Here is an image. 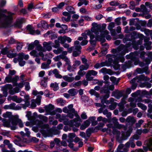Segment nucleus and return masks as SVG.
Instances as JSON below:
<instances>
[{
	"mask_svg": "<svg viewBox=\"0 0 152 152\" xmlns=\"http://www.w3.org/2000/svg\"><path fill=\"white\" fill-rule=\"evenodd\" d=\"M139 53L137 51H135L134 53H131L129 55L126 56V58L128 59H130L132 60L135 61L134 64V65H137L138 64V59L137 58L138 57Z\"/></svg>",
	"mask_w": 152,
	"mask_h": 152,
	"instance_id": "9d476101",
	"label": "nucleus"
},
{
	"mask_svg": "<svg viewBox=\"0 0 152 152\" xmlns=\"http://www.w3.org/2000/svg\"><path fill=\"white\" fill-rule=\"evenodd\" d=\"M92 27L91 31L94 33L96 35H98L100 33V35H98L96 37L97 39L102 42L105 41L104 37L109 33V32L105 29L106 26L105 24H103L101 27L100 25H99L95 23H93L92 24Z\"/></svg>",
	"mask_w": 152,
	"mask_h": 152,
	"instance_id": "f257e3e1",
	"label": "nucleus"
},
{
	"mask_svg": "<svg viewBox=\"0 0 152 152\" xmlns=\"http://www.w3.org/2000/svg\"><path fill=\"white\" fill-rule=\"evenodd\" d=\"M94 33L91 30H88L85 31L82 34V37L83 39H86L88 38L87 35L89 36L90 38V42L91 44L95 45L96 44L95 41L92 40L94 38V35L93 34Z\"/></svg>",
	"mask_w": 152,
	"mask_h": 152,
	"instance_id": "6e6552de",
	"label": "nucleus"
},
{
	"mask_svg": "<svg viewBox=\"0 0 152 152\" xmlns=\"http://www.w3.org/2000/svg\"><path fill=\"white\" fill-rule=\"evenodd\" d=\"M8 52V51L7 50V47H5V48L2 49L1 51V53L4 55L7 54Z\"/></svg>",
	"mask_w": 152,
	"mask_h": 152,
	"instance_id": "69168bd1",
	"label": "nucleus"
},
{
	"mask_svg": "<svg viewBox=\"0 0 152 152\" xmlns=\"http://www.w3.org/2000/svg\"><path fill=\"white\" fill-rule=\"evenodd\" d=\"M100 42L102 46V50L101 53L103 55H105L107 53V50L109 48V45L107 43L103 44V42ZM105 42V41L104 42Z\"/></svg>",
	"mask_w": 152,
	"mask_h": 152,
	"instance_id": "dca6fc26",
	"label": "nucleus"
},
{
	"mask_svg": "<svg viewBox=\"0 0 152 152\" xmlns=\"http://www.w3.org/2000/svg\"><path fill=\"white\" fill-rule=\"evenodd\" d=\"M78 91L75 88H72L69 90L68 91V93L71 96H75L78 93Z\"/></svg>",
	"mask_w": 152,
	"mask_h": 152,
	"instance_id": "4be33fe9",
	"label": "nucleus"
},
{
	"mask_svg": "<svg viewBox=\"0 0 152 152\" xmlns=\"http://www.w3.org/2000/svg\"><path fill=\"white\" fill-rule=\"evenodd\" d=\"M8 100H12L13 101L18 103H20L22 101V100L20 98H18L17 96L14 95L12 96L9 97L8 98Z\"/></svg>",
	"mask_w": 152,
	"mask_h": 152,
	"instance_id": "aec40b11",
	"label": "nucleus"
},
{
	"mask_svg": "<svg viewBox=\"0 0 152 152\" xmlns=\"http://www.w3.org/2000/svg\"><path fill=\"white\" fill-rule=\"evenodd\" d=\"M89 67V65L87 64L85 65H81L79 67L80 69L84 70H87Z\"/></svg>",
	"mask_w": 152,
	"mask_h": 152,
	"instance_id": "e433bc0d",
	"label": "nucleus"
},
{
	"mask_svg": "<svg viewBox=\"0 0 152 152\" xmlns=\"http://www.w3.org/2000/svg\"><path fill=\"white\" fill-rule=\"evenodd\" d=\"M24 22V20L23 18H20L18 19L15 24V27L20 28L21 27L22 23Z\"/></svg>",
	"mask_w": 152,
	"mask_h": 152,
	"instance_id": "393cba45",
	"label": "nucleus"
},
{
	"mask_svg": "<svg viewBox=\"0 0 152 152\" xmlns=\"http://www.w3.org/2000/svg\"><path fill=\"white\" fill-rule=\"evenodd\" d=\"M14 15L6 10L0 9V22L3 27H7L11 26Z\"/></svg>",
	"mask_w": 152,
	"mask_h": 152,
	"instance_id": "7ed1b4c3",
	"label": "nucleus"
},
{
	"mask_svg": "<svg viewBox=\"0 0 152 152\" xmlns=\"http://www.w3.org/2000/svg\"><path fill=\"white\" fill-rule=\"evenodd\" d=\"M99 72L106 74L107 73V70L106 68L104 67L99 71Z\"/></svg>",
	"mask_w": 152,
	"mask_h": 152,
	"instance_id": "338daca9",
	"label": "nucleus"
},
{
	"mask_svg": "<svg viewBox=\"0 0 152 152\" xmlns=\"http://www.w3.org/2000/svg\"><path fill=\"white\" fill-rule=\"evenodd\" d=\"M12 77L9 75L8 76L6 77L4 82L5 83H10L12 82Z\"/></svg>",
	"mask_w": 152,
	"mask_h": 152,
	"instance_id": "79ce46f5",
	"label": "nucleus"
},
{
	"mask_svg": "<svg viewBox=\"0 0 152 152\" xmlns=\"http://www.w3.org/2000/svg\"><path fill=\"white\" fill-rule=\"evenodd\" d=\"M143 148L145 151L148 150L152 151V139H150L148 140L147 145L143 146Z\"/></svg>",
	"mask_w": 152,
	"mask_h": 152,
	"instance_id": "2eb2a0df",
	"label": "nucleus"
},
{
	"mask_svg": "<svg viewBox=\"0 0 152 152\" xmlns=\"http://www.w3.org/2000/svg\"><path fill=\"white\" fill-rule=\"evenodd\" d=\"M57 103L59 105L63 106L65 103V101L61 98H58L56 100Z\"/></svg>",
	"mask_w": 152,
	"mask_h": 152,
	"instance_id": "f704fd0d",
	"label": "nucleus"
},
{
	"mask_svg": "<svg viewBox=\"0 0 152 152\" xmlns=\"http://www.w3.org/2000/svg\"><path fill=\"white\" fill-rule=\"evenodd\" d=\"M18 58L20 60L23 59V58L25 60H27L28 59L29 56L28 55H24V54L23 53H20L19 54Z\"/></svg>",
	"mask_w": 152,
	"mask_h": 152,
	"instance_id": "a878e982",
	"label": "nucleus"
},
{
	"mask_svg": "<svg viewBox=\"0 0 152 152\" xmlns=\"http://www.w3.org/2000/svg\"><path fill=\"white\" fill-rule=\"evenodd\" d=\"M97 74V72L94 70H91L88 71V72L86 75V78L87 80H91L93 79V77H91V75L94 76H96Z\"/></svg>",
	"mask_w": 152,
	"mask_h": 152,
	"instance_id": "9b49d317",
	"label": "nucleus"
},
{
	"mask_svg": "<svg viewBox=\"0 0 152 152\" xmlns=\"http://www.w3.org/2000/svg\"><path fill=\"white\" fill-rule=\"evenodd\" d=\"M63 79L68 82H71L75 80L74 77H69L68 75H65L63 77Z\"/></svg>",
	"mask_w": 152,
	"mask_h": 152,
	"instance_id": "b1692460",
	"label": "nucleus"
},
{
	"mask_svg": "<svg viewBox=\"0 0 152 152\" xmlns=\"http://www.w3.org/2000/svg\"><path fill=\"white\" fill-rule=\"evenodd\" d=\"M112 120L114 124V126L112 127L113 132V134L117 137H121L123 140L127 139V138L130 135L131 132L132 130V128H129V131H128L126 133L122 132L121 134L120 132L117 129H120L122 128L123 127V126L119 124L118 122V119L115 117L113 118L112 119Z\"/></svg>",
	"mask_w": 152,
	"mask_h": 152,
	"instance_id": "f03ea898",
	"label": "nucleus"
},
{
	"mask_svg": "<svg viewBox=\"0 0 152 152\" xmlns=\"http://www.w3.org/2000/svg\"><path fill=\"white\" fill-rule=\"evenodd\" d=\"M116 106V103L115 102L110 105L109 107V109L111 110H113Z\"/></svg>",
	"mask_w": 152,
	"mask_h": 152,
	"instance_id": "680f3d73",
	"label": "nucleus"
},
{
	"mask_svg": "<svg viewBox=\"0 0 152 152\" xmlns=\"http://www.w3.org/2000/svg\"><path fill=\"white\" fill-rule=\"evenodd\" d=\"M100 92L101 93H107L104 96H101L102 97L103 99H106L109 97L110 96V92L108 90H106L104 88L100 90Z\"/></svg>",
	"mask_w": 152,
	"mask_h": 152,
	"instance_id": "412c9836",
	"label": "nucleus"
},
{
	"mask_svg": "<svg viewBox=\"0 0 152 152\" xmlns=\"http://www.w3.org/2000/svg\"><path fill=\"white\" fill-rule=\"evenodd\" d=\"M13 85L14 86H18L19 88H22L23 86V83H20L18 84H17L16 83H13Z\"/></svg>",
	"mask_w": 152,
	"mask_h": 152,
	"instance_id": "603ef678",
	"label": "nucleus"
},
{
	"mask_svg": "<svg viewBox=\"0 0 152 152\" xmlns=\"http://www.w3.org/2000/svg\"><path fill=\"white\" fill-rule=\"evenodd\" d=\"M53 43L51 41L48 42H44L43 43V47L48 51H50L52 49V45Z\"/></svg>",
	"mask_w": 152,
	"mask_h": 152,
	"instance_id": "a211bd4d",
	"label": "nucleus"
},
{
	"mask_svg": "<svg viewBox=\"0 0 152 152\" xmlns=\"http://www.w3.org/2000/svg\"><path fill=\"white\" fill-rule=\"evenodd\" d=\"M62 57H63L62 55H59L53 58V59L55 61H59L61 59H62Z\"/></svg>",
	"mask_w": 152,
	"mask_h": 152,
	"instance_id": "09e8293b",
	"label": "nucleus"
},
{
	"mask_svg": "<svg viewBox=\"0 0 152 152\" xmlns=\"http://www.w3.org/2000/svg\"><path fill=\"white\" fill-rule=\"evenodd\" d=\"M100 99L101 100V103L102 104H104V103H105L107 104H108L110 103V101L108 100H106L105 99H102V97H100Z\"/></svg>",
	"mask_w": 152,
	"mask_h": 152,
	"instance_id": "4d7b16f0",
	"label": "nucleus"
},
{
	"mask_svg": "<svg viewBox=\"0 0 152 152\" xmlns=\"http://www.w3.org/2000/svg\"><path fill=\"white\" fill-rule=\"evenodd\" d=\"M4 88L5 90H9V93L12 95H13L15 93L19 92L20 90L18 86H16L14 89H12V86L10 84H6L4 86Z\"/></svg>",
	"mask_w": 152,
	"mask_h": 152,
	"instance_id": "1a4fd4ad",
	"label": "nucleus"
},
{
	"mask_svg": "<svg viewBox=\"0 0 152 152\" xmlns=\"http://www.w3.org/2000/svg\"><path fill=\"white\" fill-rule=\"evenodd\" d=\"M97 120L99 121H102L103 122H106L107 121L106 118H103L102 116H99L97 118Z\"/></svg>",
	"mask_w": 152,
	"mask_h": 152,
	"instance_id": "864d4df0",
	"label": "nucleus"
},
{
	"mask_svg": "<svg viewBox=\"0 0 152 152\" xmlns=\"http://www.w3.org/2000/svg\"><path fill=\"white\" fill-rule=\"evenodd\" d=\"M63 111L65 113H68V116L71 118H73V115L72 114L70 113L68 108L66 107H64L63 109Z\"/></svg>",
	"mask_w": 152,
	"mask_h": 152,
	"instance_id": "7c9ffc66",
	"label": "nucleus"
},
{
	"mask_svg": "<svg viewBox=\"0 0 152 152\" xmlns=\"http://www.w3.org/2000/svg\"><path fill=\"white\" fill-rule=\"evenodd\" d=\"M126 46L123 45H121L117 49H113L111 51L114 56L118 57V60L121 62H123L124 58L123 55H124L126 52H127Z\"/></svg>",
	"mask_w": 152,
	"mask_h": 152,
	"instance_id": "39448f33",
	"label": "nucleus"
},
{
	"mask_svg": "<svg viewBox=\"0 0 152 152\" xmlns=\"http://www.w3.org/2000/svg\"><path fill=\"white\" fill-rule=\"evenodd\" d=\"M58 40L60 41V43L61 44H63L66 42V36L59 37L58 38Z\"/></svg>",
	"mask_w": 152,
	"mask_h": 152,
	"instance_id": "4c0bfd02",
	"label": "nucleus"
},
{
	"mask_svg": "<svg viewBox=\"0 0 152 152\" xmlns=\"http://www.w3.org/2000/svg\"><path fill=\"white\" fill-rule=\"evenodd\" d=\"M115 25L114 23L111 22L109 24L108 26V29L110 30H111L112 28L115 27Z\"/></svg>",
	"mask_w": 152,
	"mask_h": 152,
	"instance_id": "5fc2aeb1",
	"label": "nucleus"
},
{
	"mask_svg": "<svg viewBox=\"0 0 152 152\" xmlns=\"http://www.w3.org/2000/svg\"><path fill=\"white\" fill-rule=\"evenodd\" d=\"M59 41V40H58V39L55 40V45L53 46L56 48H58L60 46Z\"/></svg>",
	"mask_w": 152,
	"mask_h": 152,
	"instance_id": "6e6d98bb",
	"label": "nucleus"
},
{
	"mask_svg": "<svg viewBox=\"0 0 152 152\" xmlns=\"http://www.w3.org/2000/svg\"><path fill=\"white\" fill-rule=\"evenodd\" d=\"M144 41L145 42L144 45L146 50H149L151 48V42L148 41H146L145 40Z\"/></svg>",
	"mask_w": 152,
	"mask_h": 152,
	"instance_id": "2f4dec72",
	"label": "nucleus"
},
{
	"mask_svg": "<svg viewBox=\"0 0 152 152\" xmlns=\"http://www.w3.org/2000/svg\"><path fill=\"white\" fill-rule=\"evenodd\" d=\"M53 74L55 77L57 78L61 79L63 77L62 76L59 74V72L57 69H55L53 70Z\"/></svg>",
	"mask_w": 152,
	"mask_h": 152,
	"instance_id": "c85d7f7f",
	"label": "nucleus"
},
{
	"mask_svg": "<svg viewBox=\"0 0 152 152\" xmlns=\"http://www.w3.org/2000/svg\"><path fill=\"white\" fill-rule=\"evenodd\" d=\"M73 107V105L71 104L68 106L67 108L70 113L74 115L76 118L73 120L70 121L68 119H66L64 123L65 125H68L70 127H72L74 125L76 127H78L80 125V122L81 121V119L77 112L75 111V110Z\"/></svg>",
	"mask_w": 152,
	"mask_h": 152,
	"instance_id": "20e7f679",
	"label": "nucleus"
},
{
	"mask_svg": "<svg viewBox=\"0 0 152 152\" xmlns=\"http://www.w3.org/2000/svg\"><path fill=\"white\" fill-rule=\"evenodd\" d=\"M126 121L128 123L133 124L135 122V120L134 117L129 116L126 118Z\"/></svg>",
	"mask_w": 152,
	"mask_h": 152,
	"instance_id": "72a5a7b5",
	"label": "nucleus"
},
{
	"mask_svg": "<svg viewBox=\"0 0 152 152\" xmlns=\"http://www.w3.org/2000/svg\"><path fill=\"white\" fill-rule=\"evenodd\" d=\"M44 49L41 46L38 45L36 48L35 50H32L30 52V54L31 56L34 57H37L40 56L42 57V59L45 61L47 59L51 58L53 55L51 53H49L47 54L45 56L42 53V51H44Z\"/></svg>",
	"mask_w": 152,
	"mask_h": 152,
	"instance_id": "423d86ee",
	"label": "nucleus"
},
{
	"mask_svg": "<svg viewBox=\"0 0 152 152\" xmlns=\"http://www.w3.org/2000/svg\"><path fill=\"white\" fill-rule=\"evenodd\" d=\"M36 123L43 130L46 129L47 130L49 127V125L48 124H43L42 121H38Z\"/></svg>",
	"mask_w": 152,
	"mask_h": 152,
	"instance_id": "6ab92c4d",
	"label": "nucleus"
},
{
	"mask_svg": "<svg viewBox=\"0 0 152 152\" xmlns=\"http://www.w3.org/2000/svg\"><path fill=\"white\" fill-rule=\"evenodd\" d=\"M134 141L133 139L130 138L129 141L125 144L126 147V148H128L130 146L132 148H134L135 145L133 142Z\"/></svg>",
	"mask_w": 152,
	"mask_h": 152,
	"instance_id": "5701e85b",
	"label": "nucleus"
},
{
	"mask_svg": "<svg viewBox=\"0 0 152 152\" xmlns=\"http://www.w3.org/2000/svg\"><path fill=\"white\" fill-rule=\"evenodd\" d=\"M137 105L139 107H140L143 110H145L147 109V107L141 103H138Z\"/></svg>",
	"mask_w": 152,
	"mask_h": 152,
	"instance_id": "c03bdc74",
	"label": "nucleus"
},
{
	"mask_svg": "<svg viewBox=\"0 0 152 152\" xmlns=\"http://www.w3.org/2000/svg\"><path fill=\"white\" fill-rule=\"evenodd\" d=\"M41 24L43 28L46 29L48 28V24L46 21H42Z\"/></svg>",
	"mask_w": 152,
	"mask_h": 152,
	"instance_id": "8fccbe9b",
	"label": "nucleus"
},
{
	"mask_svg": "<svg viewBox=\"0 0 152 152\" xmlns=\"http://www.w3.org/2000/svg\"><path fill=\"white\" fill-rule=\"evenodd\" d=\"M27 28L30 34H35V31L31 25H28L27 26Z\"/></svg>",
	"mask_w": 152,
	"mask_h": 152,
	"instance_id": "c9c22d12",
	"label": "nucleus"
},
{
	"mask_svg": "<svg viewBox=\"0 0 152 152\" xmlns=\"http://www.w3.org/2000/svg\"><path fill=\"white\" fill-rule=\"evenodd\" d=\"M22 108H23L24 109H26V107L25 104H19L15 105V110H21Z\"/></svg>",
	"mask_w": 152,
	"mask_h": 152,
	"instance_id": "c756f323",
	"label": "nucleus"
},
{
	"mask_svg": "<svg viewBox=\"0 0 152 152\" xmlns=\"http://www.w3.org/2000/svg\"><path fill=\"white\" fill-rule=\"evenodd\" d=\"M74 63L73 66L75 68L79 65L81 63L80 61L77 60L75 61Z\"/></svg>",
	"mask_w": 152,
	"mask_h": 152,
	"instance_id": "3c124183",
	"label": "nucleus"
},
{
	"mask_svg": "<svg viewBox=\"0 0 152 152\" xmlns=\"http://www.w3.org/2000/svg\"><path fill=\"white\" fill-rule=\"evenodd\" d=\"M24 85L26 90L27 91H28L30 88L29 83L28 82H25Z\"/></svg>",
	"mask_w": 152,
	"mask_h": 152,
	"instance_id": "bf43d9fd",
	"label": "nucleus"
},
{
	"mask_svg": "<svg viewBox=\"0 0 152 152\" xmlns=\"http://www.w3.org/2000/svg\"><path fill=\"white\" fill-rule=\"evenodd\" d=\"M32 93L34 95L37 96V97L36 99V102L37 104L39 105L41 98V96L40 95H42L43 94V92L42 91L38 92L37 91H33Z\"/></svg>",
	"mask_w": 152,
	"mask_h": 152,
	"instance_id": "ddd939ff",
	"label": "nucleus"
},
{
	"mask_svg": "<svg viewBox=\"0 0 152 152\" xmlns=\"http://www.w3.org/2000/svg\"><path fill=\"white\" fill-rule=\"evenodd\" d=\"M19 64L20 66H23L25 63V62L23 60V59H20L18 58Z\"/></svg>",
	"mask_w": 152,
	"mask_h": 152,
	"instance_id": "0e129e2a",
	"label": "nucleus"
},
{
	"mask_svg": "<svg viewBox=\"0 0 152 152\" xmlns=\"http://www.w3.org/2000/svg\"><path fill=\"white\" fill-rule=\"evenodd\" d=\"M47 78L44 77L43 78V80H42L40 83L41 85L44 88H46L47 86Z\"/></svg>",
	"mask_w": 152,
	"mask_h": 152,
	"instance_id": "473e14b6",
	"label": "nucleus"
},
{
	"mask_svg": "<svg viewBox=\"0 0 152 152\" xmlns=\"http://www.w3.org/2000/svg\"><path fill=\"white\" fill-rule=\"evenodd\" d=\"M135 11L137 12H142L144 14H147L150 12L149 10H148L145 6L142 4L140 6V8H136L135 9Z\"/></svg>",
	"mask_w": 152,
	"mask_h": 152,
	"instance_id": "4468645a",
	"label": "nucleus"
},
{
	"mask_svg": "<svg viewBox=\"0 0 152 152\" xmlns=\"http://www.w3.org/2000/svg\"><path fill=\"white\" fill-rule=\"evenodd\" d=\"M86 73L85 72L83 71V70L80 69L77 72V74L81 76H83L86 74Z\"/></svg>",
	"mask_w": 152,
	"mask_h": 152,
	"instance_id": "13d9d810",
	"label": "nucleus"
},
{
	"mask_svg": "<svg viewBox=\"0 0 152 152\" xmlns=\"http://www.w3.org/2000/svg\"><path fill=\"white\" fill-rule=\"evenodd\" d=\"M50 86L53 88V89L55 91L58 90L59 88L58 84L57 83H51Z\"/></svg>",
	"mask_w": 152,
	"mask_h": 152,
	"instance_id": "58836bf2",
	"label": "nucleus"
},
{
	"mask_svg": "<svg viewBox=\"0 0 152 152\" xmlns=\"http://www.w3.org/2000/svg\"><path fill=\"white\" fill-rule=\"evenodd\" d=\"M144 121L142 120H139L138 122L136 123V126L137 127H139L143 123Z\"/></svg>",
	"mask_w": 152,
	"mask_h": 152,
	"instance_id": "052dcab7",
	"label": "nucleus"
},
{
	"mask_svg": "<svg viewBox=\"0 0 152 152\" xmlns=\"http://www.w3.org/2000/svg\"><path fill=\"white\" fill-rule=\"evenodd\" d=\"M41 67L43 69H47L50 68V66L46 63H44L42 64Z\"/></svg>",
	"mask_w": 152,
	"mask_h": 152,
	"instance_id": "a18cd8bd",
	"label": "nucleus"
},
{
	"mask_svg": "<svg viewBox=\"0 0 152 152\" xmlns=\"http://www.w3.org/2000/svg\"><path fill=\"white\" fill-rule=\"evenodd\" d=\"M145 5L151 10H152V4L148 2H146L145 3Z\"/></svg>",
	"mask_w": 152,
	"mask_h": 152,
	"instance_id": "774afa93",
	"label": "nucleus"
},
{
	"mask_svg": "<svg viewBox=\"0 0 152 152\" xmlns=\"http://www.w3.org/2000/svg\"><path fill=\"white\" fill-rule=\"evenodd\" d=\"M106 63L104 62H102L101 63H98L96 64L94 67L96 69L99 68L101 67L106 66Z\"/></svg>",
	"mask_w": 152,
	"mask_h": 152,
	"instance_id": "cd10ccee",
	"label": "nucleus"
},
{
	"mask_svg": "<svg viewBox=\"0 0 152 152\" xmlns=\"http://www.w3.org/2000/svg\"><path fill=\"white\" fill-rule=\"evenodd\" d=\"M39 118L44 122H46L48 121V118L41 115H39L38 116Z\"/></svg>",
	"mask_w": 152,
	"mask_h": 152,
	"instance_id": "49530a36",
	"label": "nucleus"
},
{
	"mask_svg": "<svg viewBox=\"0 0 152 152\" xmlns=\"http://www.w3.org/2000/svg\"><path fill=\"white\" fill-rule=\"evenodd\" d=\"M143 31L145 34L147 35H150L152 31V30H150L148 29H145Z\"/></svg>",
	"mask_w": 152,
	"mask_h": 152,
	"instance_id": "e2e57ef3",
	"label": "nucleus"
},
{
	"mask_svg": "<svg viewBox=\"0 0 152 152\" xmlns=\"http://www.w3.org/2000/svg\"><path fill=\"white\" fill-rule=\"evenodd\" d=\"M81 81H78L77 82H76L74 83H72L71 85H70V86L71 87H75L76 86H79L81 85Z\"/></svg>",
	"mask_w": 152,
	"mask_h": 152,
	"instance_id": "de8ad7c7",
	"label": "nucleus"
},
{
	"mask_svg": "<svg viewBox=\"0 0 152 152\" xmlns=\"http://www.w3.org/2000/svg\"><path fill=\"white\" fill-rule=\"evenodd\" d=\"M140 86L142 87H146L147 88H150L151 87V84L148 83H145L141 84Z\"/></svg>",
	"mask_w": 152,
	"mask_h": 152,
	"instance_id": "ea45409f",
	"label": "nucleus"
},
{
	"mask_svg": "<svg viewBox=\"0 0 152 152\" xmlns=\"http://www.w3.org/2000/svg\"><path fill=\"white\" fill-rule=\"evenodd\" d=\"M75 49H74L73 53V55L74 56L76 57L79 56L80 53L81 47L80 45H77L75 46Z\"/></svg>",
	"mask_w": 152,
	"mask_h": 152,
	"instance_id": "f3484780",
	"label": "nucleus"
},
{
	"mask_svg": "<svg viewBox=\"0 0 152 152\" xmlns=\"http://www.w3.org/2000/svg\"><path fill=\"white\" fill-rule=\"evenodd\" d=\"M137 80H141L143 81H148L150 79L149 78L145 76L144 75H142L136 77L131 81V82L133 83H135L136 81L138 82V80L136 81Z\"/></svg>",
	"mask_w": 152,
	"mask_h": 152,
	"instance_id": "f8f14e48",
	"label": "nucleus"
},
{
	"mask_svg": "<svg viewBox=\"0 0 152 152\" xmlns=\"http://www.w3.org/2000/svg\"><path fill=\"white\" fill-rule=\"evenodd\" d=\"M3 123L4 126L10 127L11 129L12 130L16 129L17 124H18L20 127H23V124L20 120L12 119L8 121H4Z\"/></svg>",
	"mask_w": 152,
	"mask_h": 152,
	"instance_id": "0eeeda50",
	"label": "nucleus"
},
{
	"mask_svg": "<svg viewBox=\"0 0 152 152\" xmlns=\"http://www.w3.org/2000/svg\"><path fill=\"white\" fill-rule=\"evenodd\" d=\"M44 108L46 111L48 112H50L54 109V106L51 104H50L48 105L45 106Z\"/></svg>",
	"mask_w": 152,
	"mask_h": 152,
	"instance_id": "bb28decb",
	"label": "nucleus"
},
{
	"mask_svg": "<svg viewBox=\"0 0 152 152\" xmlns=\"http://www.w3.org/2000/svg\"><path fill=\"white\" fill-rule=\"evenodd\" d=\"M63 48H60L57 50H53V52L56 54H58L59 53H61L63 50Z\"/></svg>",
	"mask_w": 152,
	"mask_h": 152,
	"instance_id": "a19ab883",
	"label": "nucleus"
},
{
	"mask_svg": "<svg viewBox=\"0 0 152 152\" xmlns=\"http://www.w3.org/2000/svg\"><path fill=\"white\" fill-rule=\"evenodd\" d=\"M62 59H63L66 62V64L68 65H70V61L66 56H63V57H62Z\"/></svg>",
	"mask_w": 152,
	"mask_h": 152,
	"instance_id": "37998d69",
	"label": "nucleus"
}]
</instances>
